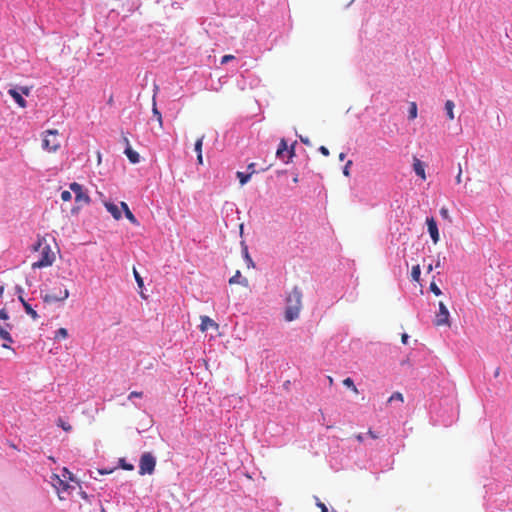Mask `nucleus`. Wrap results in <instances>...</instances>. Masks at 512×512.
Here are the masks:
<instances>
[{
    "mask_svg": "<svg viewBox=\"0 0 512 512\" xmlns=\"http://www.w3.org/2000/svg\"><path fill=\"white\" fill-rule=\"evenodd\" d=\"M317 506L321 509V512H328V508L322 502H317Z\"/></svg>",
    "mask_w": 512,
    "mask_h": 512,
    "instance_id": "37998d69",
    "label": "nucleus"
},
{
    "mask_svg": "<svg viewBox=\"0 0 512 512\" xmlns=\"http://www.w3.org/2000/svg\"><path fill=\"white\" fill-rule=\"evenodd\" d=\"M143 396V392H140V391H132L129 396H128V399H132L134 397H137V398H141Z\"/></svg>",
    "mask_w": 512,
    "mask_h": 512,
    "instance_id": "58836bf2",
    "label": "nucleus"
},
{
    "mask_svg": "<svg viewBox=\"0 0 512 512\" xmlns=\"http://www.w3.org/2000/svg\"><path fill=\"white\" fill-rule=\"evenodd\" d=\"M120 205L124 212L127 211V209H129L128 205L125 202H121Z\"/></svg>",
    "mask_w": 512,
    "mask_h": 512,
    "instance_id": "3c124183",
    "label": "nucleus"
},
{
    "mask_svg": "<svg viewBox=\"0 0 512 512\" xmlns=\"http://www.w3.org/2000/svg\"><path fill=\"white\" fill-rule=\"evenodd\" d=\"M68 336V331L66 328H59L56 331L55 338L56 339H65Z\"/></svg>",
    "mask_w": 512,
    "mask_h": 512,
    "instance_id": "a878e982",
    "label": "nucleus"
},
{
    "mask_svg": "<svg viewBox=\"0 0 512 512\" xmlns=\"http://www.w3.org/2000/svg\"><path fill=\"white\" fill-rule=\"evenodd\" d=\"M0 339L7 341L9 343L13 342V339L8 331V329L0 326Z\"/></svg>",
    "mask_w": 512,
    "mask_h": 512,
    "instance_id": "aec40b11",
    "label": "nucleus"
},
{
    "mask_svg": "<svg viewBox=\"0 0 512 512\" xmlns=\"http://www.w3.org/2000/svg\"><path fill=\"white\" fill-rule=\"evenodd\" d=\"M124 153L126 154L127 158L132 164H136L140 161L139 154L136 151H134L130 145H128V147L125 148Z\"/></svg>",
    "mask_w": 512,
    "mask_h": 512,
    "instance_id": "4468645a",
    "label": "nucleus"
},
{
    "mask_svg": "<svg viewBox=\"0 0 512 512\" xmlns=\"http://www.w3.org/2000/svg\"><path fill=\"white\" fill-rule=\"evenodd\" d=\"M410 120H414L417 117V104L415 102H411L409 105V115Z\"/></svg>",
    "mask_w": 512,
    "mask_h": 512,
    "instance_id": "5701e85b",
    "label": "nucleus"
},
{
    "mask_svg": "<svg viewBox=\"0 0 512 512\" xmlns=\"http://www.w3.org/2000/svg\"><path fill=\"white\" fill-rule=\"evenodd\" d=\"M2 347H3V348H6V349H9V348H10V346H9L8 344H6V343H4V344L2 345Z\"/></svg>",
    "mask_w": 512,
    "mask_h": 512,
    "instance_id": "13d9d810",
    "label": "nucleus"
},
{
    "mask_svg": "<svg viewBox=\"0 0 512 512\" xmlns=\"http://www.w3.org/2000/svg\"><path fill=\"white\" fill-rule=\"evenodd\" d=\"M426 224L431 239L433 240L434 244H436L439 241V231L435 219L433 217L427 218Z\"/></svg>",
    "mask_w": 512,
    "mask_h": 512,
    "instance_id": "6e6552de",
    "label": "nucleus"
},
{
    "mask_svg": "<svg viewBox=\"0 0 512 512\" xmlns=\"http://www.w3.org/2000/svg\"><path fill=\"white\" fill-rule=\"evenodd\" d=\"M59 133L56 129L47 130L43 133L42 147L48 152H56L60 148Z\"/></svg>",
    "mask_w": 512,
    "mask_h": 512,
    "instance_id": "7ed1b4c3",
    "label": "nucleus"
},
{
    "mask_svg": "<svg viewBox=\"0 0 512 512\" xmlns=\"http://www.w3.org/2000/svg\"><path fill=\"white\" fill-rule=\"evenodd\" d=\"M449 311L443 302H439V311L436 314L434 324L436 326H450L449 322Z\"/></svg>",
    "mask_w": 512,
    "mask_h": 512,
    "instance_id": "423d86ee",
    "label": "nucleus"
},
{
    "mask_svg": "<svg viewBox=\"0 0 512 512\" xmlns=\"http://www.w3.org/2000/svg\"><path fill=\"white\" fill-rule=\"evenodd\" d=\"M125 216L126 218L134 225H139L137 219L135 218V216L133 215V213L130 211V209H127V211H125Z\"/></svg>",
    "mask_w": 512,
    "mask_h": 512,
    "instance_id": "cd10ccee",
    "label": "nucleus"
},
{
    "mask_svg": "<svg viewBox=\"0 0 512 512\" xmlns=\"http://www.w3.org/2000/svg\"><path fill=\"white\" fill-rule=\"evenodd\" d=\"M156 459L150 452H145L142 454L139 461V474H152L155 470Z\"/></svg>",
    "mask_w": 512,
    "mask_h": 512,
    "instance_id": "20e7f679",
    "label": "nucleus"
},
{
    "mask_svg": "<svg viewBox=\"0 0 512 512\" xmlns=\"http://www.w3.org/2000/svg\"><path fill=\"white\" fill-rule=\"evenodd\" d=\"M254 173H255V170H252L248 174L238 171L237 178L239 179L240 184L245 185L250 180L252 174H254Z\"/></svg>",
    "mask_w": 512,
    "mask_h": 512,
    "instance_id": "a211bd4d",
    "label": "nucleus"
},
{
    "mask_svg": "<svg viewBox=\"0 0 512 512\" xmlns=\"http://www.w3.org/2000/svg\"><path fill=\"white\" fill-rule=\"evenodd\" d=\"M355 438L358 442H363V440H364L363 434H361V433L355 435Z\"/></svg>",
    "mask_w": 512,
    "mask_h": 512,
    "instance_id": "09e8293b",
    "label": "nucleus"
},
{
    "mask_svg": "<svg viewBox=\"0 0 512 512\" xmlns=\"http://www.w3.org/2000/svg\"><path fill=\"white\" fill-rule=\"evenodd\" d=\"M440 215L446 219V220H449L450 221V215H449V211L446 207H442L440 209Z\"/></svg>",
    "mask_w": 512,
    "mask_h": 512,
    "instance_id": "f704fd0d",
    "label": "nucleus"
},
{
    "mask_svg": "<svg viewBox=\"0 0 512 512\" xmlns=\"http://www.w3.org/2000/svg\"><path fill=\"white\" fill-rule=\"evenodd\" d=\"M200 319H201V324H200L199 328L202 332H205L208 329L218 330L219 324L216 323L210 317L204 315V316H201Z\"/></svg>",
    "mask_w": 512,
    "mask_h": 512,
    "instance_id": "9d476101",
    "label": "nucleus"
},
{
    "mask_svg": "<svg viewBox=\"0 0 512 512\" xmlns=\"http://www.w3.org/2000/svg\"><path fill=\"white\" fill-rule=\"evenodd\" d=\"M432 269H433V268H432V265H429V266L427 267V271H428V272H431V271H432Z\"/></svg>",
    "mask_w": 512,
    "mask_h": 512,
    "instance_id": "bf43d9fd",
    "label": "nucleus"
},
{
    "mask_svg": "<svg viewBox=\"0 0 512 512\" xmlns=\"http://www.w3.org/2000/svg\"><path fill=\"white\" fill-rule=\"evenodd\" d=\"M235 57L231 54H228V55H224L221 59V64L224 65L226 63H228L229 61L233 60Z\"/></svg>",
    "mask_w": 512,
    "mask_h": 512,
    "instance_id": "e433bc0d",
    "label": "nucleus"
},
{
    "mask_svg": "<svg viewBox=\"0 0 512 512\" xmlns=\"http://www.w3.org/2000/svg\"><path fill=\"white\" fill-rule=\"evenodd\" d=\"M461 181H462V169H461V167H459V172L456 176V182L459 184V183H461Z\"/></svg>",
    "mask_w": 512,
    "mask_h": 512,
    "instance_id": "c03bdc74",
    "label": "nucleus"
},
{
    "mask_svg": "<svg viewBox=\"0 0 512 512\" xmlns=\"http://www.w3.org/2000/svg\"><path fill=\"white\" fill-rule=\"evenodd\" d=\"M8 94L21 108H25L27 106L26 100L22 97V94L19 92L17 88L9 89Z\"/></svg>",
    "mask_w": 512,
    "mask_h": 512,
    "instance_id": "9b49d317",
    "label": "nucleus"
},
{
    "mask_svg": "<svg viewBox=\"0 0 512 512\" xmlns=\"http://www.w3.org/2000/svg\"><path fill=\"white\" fill-rule=\"evenodd\" d=\"M33 248L39 256L38 260L31 265L33 269L49 267L53 264L55 253L44 238H39Z\"/></svg>",
    "mask_w": 512,
    "mask_h": 512,
    "instance_id": "f03ea898",
    "label": "nucleus"
},
{
    "mask_svg": "<svg viewBox=\"0 0 512 512\" xmlns=\"http://www.w3.org/2000/svg\"><path fill=\"white\" fill-rule=\"evenodd\" d=\"M413 169H414V172L419 176L421 177V179L425 180L426 179V174H425V165L422 161H420L417 157H414L413 158Z\"/></svg>",
    "mask_w": 512,
    "mask_h": 512,
    "instance_id": "f8f14e48",
    "label": "nucleus"
},
{
    "mask_svg": "<svg viewBox=\"0 0 512 512\" xmlns=\"http://www.w3.org/2000/svg\"><path fill=\"white\" fill-rule=\"evenodd\" d=\"M368 435L373 438V439H377L378 438V435L372 431L371 429L368 430Z\"/></svg>",
    "mask_w": 512,
    "mask_h": 512,
    "instance_id": "de8ad7c7",
    "label": "nucleus"
},
{
    "mask_svg": "<svg viewBox=\"0 0 512 512\" xmlns=\"http://www.w3.org/2000/svg\"><path fill=\"white\" fill-rule=\"evenodd\" d=\"M104 205L108 212H110L116 220H119L121 218V212L116 204L111 202H105Z\"/></svg>",
    "mask_w": 512,
    "mask_h": 512,
    "instance_id": "2eb2a0df",
    "label": "nucleus"
},
{
    "mask_svg": "<svg viewBox=\"0 0 512 512\" xmlns=\"http://www.w3.org/2000/svg\"><path fill=\"white\" fill-rule=\"evenodd\" d=\"M57 423L58 426H60L66 432H70L72 430V426L69 423L65 422L62 418H59Z\"/></svg>",
    "mask_w": 512,
    "mask_h": 512,
    "instance_id": "bb28decb",
    "label": "nucleus"
},
{
    "mask_svg": "<svg viewBox=\"0 0 512 512\" xmlns=\"http://www.w3.org/2000/svg\"><path fill=\"white\" fill-rule=\"evenodd\" d=\"M319 152L322 155H324V156H328L329 155V150L325 146H320L319 147Z\"/></svg>",
    "mask_w": 512,
    "mask_h": 512,
    "instance_id": "79ce46f5",
    "label": "nucleus"
},
{
    "mask_svg": "<svg viewBox=\"0 0 512 512\" xmlns=\"http://www.w3.org/2000/svg\"><path fill=\"white\" fill-rule=\"evenodd\" d=\"M133 274H134L135 280H136L139 288H142L144 285L143 279L135 268L133 269Z\"/></svg>",
    "mask_w": 512,
    "mask_h": 512,
    "instance_id": "7c9ffc66",
    "label": "nucleus"
},
{
    "mask_svg": "<svg viewBox=\"0 0 512 512\" xmlns=\"http://www.w3.org/2000/svg\"><path fill=\"white\" fill-rule=\"evenodd\" d=\"M121 467L125 470L131 471L134 469V466L132 464L125 463L123 459H121Z\"/></svg>",
    "mask_w": 512,
    "mask_h": 512,
    "instance_id": "4c0bfd02",
    "label": "nucleus"
},
{
    "mask_svg": "<svg viewBox=\"0 0 512 512\" xmlns=\"http://www.w3.org/2000/svg\"><path fill=\"white\" fill-rule=\"evenodd\" d=\"M244 257L248 263V267H254V262L252 260V258L250 257L249 253H248V248L245 246L244 247Z\"/></svg>",
    "mask_w": 512,
    "mask_h": 512,
    "instance_id": "c756f323",
    "label": "nucleus"
},
{
    "mask_svg": "<svg viewBox=\"0 0 512 512\" xmlns=\"http://www.w3.org/2000/svg\"><path fill=\"white\" fill-rule=\"evenodd\" d=\"M345 156H346V155H345V153H340V154H339V159H340L341 161H343V160L345 159Z\"/></svg>",
    "mask_w": 512,
    "mask_h": 512,
    "instance_id": "6e6d98bb",
    "label": "nucleus"
},
{
    "mask_svg": "<svg viewBox=\"0 0 512 512\" xmlns=\"http://www.w3.org/2000/svg\"><path fill=\"white\" fill-rule=\"evenodd\" d=\"M152 112H153V115L156 116L160 128H162L163 127L162 115H161V113L159 112V110H158V108L156 106L155 96L153 97Z\"/></svg>",
    "mask_w": 512,
    "mask_h": 512,
    "instance_id": "6ab92c4d",
    "label": "nucleus"
},
{
    "mask_svg": "<svg viewBox=\"0 0 512 512\" xmlns=\"http://www.w3.org/2000/svg\"><path fill=\"white\" fill-rule=\"evenodd\" d=\"M70 189L75 194L76 203H79L80 205L89 204L90 197L84 192L82 185L77 182H73L70 184Z\"/></svg>",
    "mask_w": 512,
    "mask_h": 512,
    "instance_id": "39448f33",
    "label": "nucleus"
},
{
    "mask_svg": "<svg viewBox=\"0 0 512 512\" xmlns=\"http://www.w3.org/2000/svg\"><path fill=\"white\" fill-rule=\"evenodd\" d=\"M72 198V195H71V192L70 191H63L61 193V199L64 201V202H67V201H70Z\"/></svg>",
    "mask_w": 512,
    "mask_h": 512,
    "instance_id": "72a5a7b5",
    "label": "nucleus"
},
{
    "mask_svg": "<svg viewBox=\"0 0 512 512\" xmlns=\"http://www.w3.org/2000/svg\"><path fill=\"white\" fill-rule=\"evenodd\" d=\"M295 145L296 142H294L290 148L286 151L288 153L289 159L293 158L295 156Z\"/></svg>",
    "mask_w": 512,
    "mask_h": 512,
    "instance_id": "c9c22d12",
    "label": "nucleus"
},
{
    "mask_svg": "<svg viewBox=\"0 0 512 512\" xmlns=\"http://www.w3.org/2000/svg\"><path fill=\"white\" fill-rule=\"evenodd\" d=\"M6 327H7L8 329H12V325H11V324H7V325H6Z\"/></svg>",
    "mask_w": 512,
    "mask_h": 512,
    "instance_id": "052dcab7",
    "label": "nucleus"
},
{
    "mask_svg": "<svg viewBox=\"0 0 512 512\" xmlns=\"http://www.w3.org/2000/svg\"><path fill=\"white\" fill-rule=\"evenodd\" d=\"M403 395L400 393V392H395L393 393L390 398L388 399V402H392V401H400V402H403Z\"/></svg>",
    "mask_w": 512,
    "mask_h": 512,
    "instance_id": "c85d7f7f",
    "label": "nucleus"
},
{
    "mask_svg": "<svg viewBox=\"0 0 512 512\" xmlns=\"http://www.w3.org/2000/svg\"><path fill=\"white\" fill-rule=\"evenodd\" d=\"M9 318L8 313L5 309L0 310V319L7 320Z\"/></svg>",
    "mask_w": 512,
    "mask_h": 512,
    "instance_id": "a19ab883",
    "label": "nucleus"
},
{
    "mask_svg": "<svg viewBox=\"0 0 512 512\" xmlns=\"http://www.w3.org/2000/svg\"><path fill=\"white\" fill-rule=\"evenodd\" d=\"M343 385L346 386L347 388H350L353 393H355V394L359 393L358 388L355 386L353 380L350 377L345 378L343 380Z\"/></svg>",
    "mask_w": 512,
    "mask_h": 512,
    "instance_id": "412c9836",
    "label": "nucleus"
},
{
    "mask_svg": "<svg viewBox=\"0 0 512 512\" xmlns=\"http://www.w3.org/2000/svg\"><path fill=\"white\" fill-rule=\"evenodd\" d=\"M254 167H255V164L251 163L248 165V170H250V172H251L252 170H254Z\"/></svg>",
    "mask_w": 512,
    "mask_h": 512,
    "instance_id": "5fc2aeb1",
    "label": "nucleus"
},
{
    "mask_svg": "<svg viewBox=\"0 0 512 512\" xmlns=\"http://www.w3.org/2000/svg\"><path fill=\"white\" fill-rule=\"evenodd\" d=\"M18 298H19V301L22 303L23 307H25V303H28V302L23 298L22 295H19Z\"/></svg>",
    "mask_w": 512,
    "mask_h": 512,
    "instance_id": "603ef678",
    "label": "nucleus"
},
{
    "mask_svg": "<svg viewBox=\"0 0 512 512\" xmlns=\"http://www.w3.org/2000/svg\"><path fill=\"white\" fill-rule=\"evenodd\" d=\"M300 141L305 145H310V140L307 137L300 136Z\"/></svg>",
    "mask_w": 512,
    "mask_h": 512,
    "instance_id": "49530a36",
    "label": "nucleus"
},
{
    "mask_svg": "<svg viewBox=\"0 0 512 512\" xmlns=\"http://www.w3.org/2000/svg\"><path fill=\"white\" fill-rule=\"evenodd\" d=\"M204 138L205 136L202 135L200 138H198L195 142V151L197 154H200L202 153V146H203V141H204Z\"/></svg>",
    "mask_w": 512,
    "mask_h": 512,
    "instance_id": "393cba45",
    "label": "nucleus"
},
{
    "mask_svg": "<svg viewBox=\"0 0 512 512\" xmlns=\"http://www.w3.org/2000/svg\"><path fill=\"white\" fill-rule=\"evenodd\" d=\"M21 94H24L25 96H29L31 92V87L28 86H20L17 88Z\"/></svg>",
    "mask_w": 512,
    "mask_h": 512,
    "instance_id": "473e14b6",
    "label": "nucleus"
},
{
    "mask_svg": "<svg viewBox=\"0 0 512 512\" xmlns=\"http://www.w3.org/2000/svg\"><path fill=\"white\" fill-rule=\"evenodd\" d=\"M123 143L126 144V147H128V145H130L129 140H128L127 137H123Z\"/></svg>",
    "mask_w": 512,
    "mask_h": 512,
    "instance_id": "864d4df0",
    "label": "nucleus"
},
{
    "mask_svg": "<svg viewBox=\"0 0 512 512\" xmlns=\"http://www.w3.org/2000/svg\"><path fill=\"white\" fill-rule=\"evenodd\" d=\"M26 313L33 319L37 320L39 318V315L37 312L32 308V306L29 303H25L24 307Z\"/></svg>",
    "mask_w": 512,
    "mask_h": 512,
    "instance_id": "4be33fe9",
    "label": "nucleus"
},
{
    "mask_svg": "<svg viewBox=\"0 0 512 512\" xmlns=\"http://www.w3.org/2000/svg\"><path fill=\"white\" fill-rule=\"evenodd\" d=\"M52 485L58 492L59 499L63 500L64 498L60 495L61 492L66 491L69 488V484L63 481L58 475L53 474L52 477Z\"/></svg>",
    "mask_w": 512,
    "mask_h": 512,
    "instance_id": "1a4fd4ad",
    "label": "nucleus"
},
{
    "mask_svg": "<svg viewBox=\"0 0 512 512\" xmlns=\"http://www.w3.org/2000/svg\"><path fill=\"white\" fill-rule=\"evenodd\" d=\"M439 266H440V261H437L436 267H439Z\"/></svg>",
    "mask_w": 512,
    "mask_h": 512,
    "instance_id": "680f3d73",
    "label": "nucleus"
},
{
    "mask_svg": "<svg viewBox=\"0 0 512 512\" xmlns=\"http://www.w3.org/2000/svg\"><path fill=\"white\" fill-rule=\"evenodd\" d=\"M420 274H421V270H420V266L419 265H415L412 267V271H411V277L414 281H419L420 280Z\"/></svg>",
    "mask_w": 512,
    "mask_h": 512,
    "instance_id": "b1692460",
    "label": "nucleus"
},
{
    "mask_svg": "<svg viewBox=\"0 0 512 512\" xmlns=\"http://www.w3.org/2000/svg\"><path fill=\"white\" fill-rule=\"evenodd\" d=\"M101 512H106V510H105V509H102V511H101Z\"/></svg>",
    "mask_w": 512,
    "mask_h": 512,
    "instance_id": "e2e57ef3",
    "label": "nucleus"
},
{
    "mask_svg": "<svg viewBox=\"0 0 512 512\" xmlns=\"http://www.w3.org/2000/svg\"><path fill=\"white\" fill-rule=\"evenodd\" d=\"M351 165H352V161H351V160H349V161L346 163V165H345V167H344V169H343V174H344L345 176H349V173H350V172H349V169H350V166H351Z\"/></svg>",
    "mask_w": 512,
    "mask_h": 512,
    "instance_id": "ea45409f",
    "label": "nucleus"
},
{
    "mask_svg": "<svg viewBox=\"0 0 512 512\" xmlns=\"http://www.w3.org/2000/svg\"><path fill=\"white\" fill-rule=\"evenodd\" d=\"M430 290L436 295V296H440L442 294L440 288L436 285L435 282H432L430 284Z\"/></svg>",
    "mask_w": 512,
    "mask_h": 512,
    "instance_id": "2f4dec72",
    "label": "nucleus"
},
{
    "mask_svg": "<svg viewBox=\"0 0 512 512\" xmlns=\"http://www.w3.org/2000/svg\"><path fill=\"white\" fill-rule=\"evenodd\" d=\"M408 339H409V336H408L406 333L402 334V336H401V342H402L404 345H406V344L408 343Z\"/></svg>",
    "mask_w": 512,
    "mask_h": 512,
    "instance_id": "a18cd8bd",
    "label": "nucleus"
},
{
    "mask_svg": "<svg viewBox=\"0 0 512 512\" xmlns=\"http://www.w3.org/2000/svg\"><path fill=\"white\" fill-rule=\"evenodd\" d=\"M288 150V144L284 138L280 140V143L278 145L276 156L278 158H283L284 153Z\"/></svg>",
    "mask_w": 512,
    "mask_h": 512,
    "instance_id": "dca6fc26",
    "label": "nucleus"
},
{
    "mask_svg": "<svg viewBox=\"0 0 512 512\" xmlns=\"http://www.w3.org/2000/svg\"><path fill=\"white\" fill-rule=\"evenodd\" d=\"M197 162H198L199 164H202V163H203L202 153L197 154Z\"/></svg>",
    "mask_w": 512,
    "mask_h": 512,
    "instance_id": "8fccbe9b",
    "label": "nucleus"
},
{
    "mask_svg": "<svg viewBox=\"0 0 512 512\" xmlns=\"http://www.w3.org/2000/svg\"><path fill=\"white\" fill-rule=\"evenodd\" d=\"M229 284H241L245 287L248 286L249 282L246 278L241 276V272L239 270L229 279Z\"/></svg>",
    "mask_w": 512,
    "mask_h": 512,
    "instance_id": "ddd939ff",
    "label": "nucleus"
},
{
    "mask_svg": "<svg viewBox=\"0 0 512 512\" xmlns=\"http://www.w3.org/2000/svg\"><path fill=\"white\" fill-rule=\"evenodd\" d=\"M4 286H0V298L3 296Z\"/></svg>",
    "mask_w": 512,
    "mask_h": 512,
    "instance_id": "4d7b16f0",
    "label": "nucleus"
},
{
    "mask_svg": "<svg viewBox=\"0 0 512 512\" xmlns=\"http://www.w3.org/2000/svg\"><path fill=\"white\" fill-rule=\"evenodd\" d=\"M69 297V291L67 289H64V290H59V293L58 292H55V293H47L43 296V301L45 303H54V302H58V301H64L66 300L67 298Z\"/></svg>",
    "mask_w": 512,
    "mask_h": 512,
    "instance_id": "0eeeda50",
    "label": "nucleus"
},
{
    "mask_svg": "<svg viewBox=\"0 0 512 512\" xmlns=\"http://www.w3.org/2000/svg\"><path fill=\"white\" fill-rule=\"evenodd\" d=\"M302 291L299 287L295 286L286 297V307L284 318L287 322L296 320L302 309Z\"/></svg>",
    "mask_w": 512,
    "mask_h": 512,
    "instance_id": "f257e3e1",
    "label": "nucleus"
},
{
    "mask_svg": "<svg viewBox=\"0 0 512 512\" xmlns=\"http://www.w3.org/2000/svg\"><path fill=\"white\" fill-rule=\"evenodd\" d=\"M454 102L452 100H447L445 102V111H446V114L449 118V120H453L454 119Z\"/></svg>",
    "mask_w": 512,
    "mask_h": 512,
    "instance_id": "f3484780",
    "label": "nucleus"
}]
</instances>
